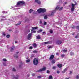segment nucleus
I'll use <instances>...</instances> for the list:
<instances>
[{
	"label": "nucleus",
	"mask_w": 79,
	"mask_h": 79,
	"mask_svg": "<svg viewBox=\"0 0 79 79\" xmlns=\"http://www.w3.org/2000/svg\"><path fill=\"white\" fill-rule=\"evenodd\" d=\"M25 4V2L23 1H20L17 2V6H20L21 5H23Z\"/></svg>",
	"instance_id": "1"
},
{
	"label": "nucleus",
	"mask_w": 79,
	"mask_h": 79,
	"mask_svg": "<svg viewBox=\"0 0 79 79\" xmlns=\"http://www.w3.org/2000/svg\"><path fill=\"white\" fill-rule=\"evenodd\" d=\"M39 63V60L38 59L36 58L34 59L33 60V64L35 65H37Z\"/></svg>",
	"instance_id": "2"
},
{
	"label": "nucleus",
	"mask_w": 79,
	"mask_h": 79,
	"mask_svg": "<svg viewBox=\"0 0 79 79\" xmlns=\"http://www.w3.org/2000/svg\"><path fill=\"white\" fill-rule=\"evenodd\" d=\"M47 69L46 67H44L43 68H42L41 69H40L39 70H37V72H43L45 71Z\"/></svg>",
	"instance_id": "3"
},
{
	"label": "nucleus",
	"mask_w": 79,
	"mask_h": 79,
	"mask_svg": "<svg viewBox=\"0 0 79 79\" xmlns=\"http://www.w3.org/2000/svg\"><path fill=\"white\" fill-rule=\"evenodd\" d=\"M77 4L75 3V4H72V8H71V11H74V10H75V6Z\"/></svg>",
	"instance_id": "4"
},
{
	"label": "nucleus",
	"mask_w": 79,
	"mask_h": 79,
	"mask_svg": "<svg viewBox=\"0 0 79 79\" xmlns=\"http://www.w3.org/2000/svg\"><path fill=\"white\" fill-rule=\"evenodd\" d=\"M32 36V34L29 33L28 35V36L27 37V39H28V40H31V37Z\"/></svg>",
	"instance_id": "5"
},
{
	"label": "nucleus",
	"mask_w": 79,
	"mask_h": 79,
	"mask_svg": "<svg viewBox=\"0 0 79 79\" xmlns=\"http://www.w3.org/2000/svg\"><path fill=\"white\" fill-rule=\"evenodd\" d=\"M35 2L36 3H37V4H38V5H40V3H41L40 1L39 0H35Z\"/></svg>",
	"instance_id": "6"
},
{
	"label": "nucleus",
	"mask_w": 79,
	"mask_h": 79,
	"mask_svg": "<svg viewBox=\"0 0 79 79\" xmlns=\"http://www.w3.org/2000/svg\"><path fill=\"white\" fill-rule=\"evenodd\" d=\"M55 58V55H51L50 56V57L49 58V59H50L51 60H53V58Z\"/></svg>",
	"instance_id": "7"
},
{
	"label": "nucleus",
	"mask_w": 79,
	"mask_h": 79,
	"mask_svg": "<svg viewBox=\"0 0 79 79\" xmlns=\"http://www.w3.org/2000/svg\"><path fill=\"white\" fill-rule=\"evenodd\" d=\"M62 43V41L61 40H58L56 42V44L57 45L60 44Z\"/></svg>",
	"instance_id": "8"
},
{
	"label": "nucleus",
	"mask_w": 79,
	"mask_h": 79,
	"mask_svg": "<svg viewBox=\"0 0 79 79\" xmlns=\"http://www.w3.org/2000/svg\"><path fill=\"white\" fill-rule=\"evenodd\" d=\"M47 10L45 8H42V13H44Z\"/></svg>",
	"instance_id": "9"
},
{
	"label": "nucleus",
	"mask_w": 79,
	"mask_h": 79,
	"mask_svg": "<svg viewBox=\"0 0 79 79\" xmlns=\"http://www.w3.org/2000/svg\"><path fill=\"white\" fill-rule=\"evenodd\" d=\"M42 8L38 9L37 10V11L38 13H42Z\"/></svg>",
	"instance_id": "10"
},
{
	"label": "nucleus",
	"mask_w": 79,
	"mask_h": 79,
	"mask_svg": "<svg viewBox=\"0 0 79 79\" xmlns=\"http://www.w3.org/2000/svg\"><path fill=\"white\" fill-rule=\"evenodd\" d=\"M44 44L46 45L47 44H52V41H48L47 42H45L44 43Z\"/></svg>",
	"instance_id": "11"
},
{
	"label": "nucleus",
	"mask_w": 79,
	"mask_h": 79,
	"mask_svg": "<svg viewBox=\"0 0 79 79\" xmlns=\"http://www.w3.org/2000/svg\"><path fill=\"white\" fill-rule=\"evenodd\" d=\"M57 66L60 68H61L62 67V64H57Z\"/></svg>",
	"instance_id": "12"
},
{
	"label": "nucleus",
	"mask_w": 79,
	"mask_h": 79,
	"mask_svg": "<svg viewBox=\"0 0 79 79\" xmlns=\"http://www.w3.org/2000/svg\"><path fill=\"white\" fill-rule=\"evenodd\" d=\"M15 48V46L13 47V48H11L10 49V51L12 52L13 50H14V49Z\"/></svg>",
	"instance_id": "13"
},
{
	"label": "nucleus",
	"mask_w": 79,
	"mask_h": 79,
	"mask_svg": "<svg viewBox=\"0 0 79 79\" xmlns=\"http://www.w3.org/2000/svg\"><path fill=\"white\" fill-rule=\"evenodd\" d=\"M55 62H56V61L55 60H53L51 61V63L52 64H55Z\"/></svg>",
	"instance_id": "14"
},
{
	"label": "nucleus",
	"mask_w": 79,
	"mask_h": 79,
	"mask_svg": "<svg viewBox=\"0 0 79 79\" xmlns=\"http://www.w3.org/2000/svg\"><path fill=\"white\" fill-rule=\"evenodd\" d=\"M36 39L39 40L41 39V37H40V35H38L36 36Z\"/></svg>",
	"instance_id": "15"
},
{
	"label": "nucleus",
	"mask_w": 79,
	"mask_h": 79,
	"mask_svg": "<svg viewBox=\"0 0 79 79\" xmlns=\"http://www.w3.org/2000/svg\"><path fill=\"white\" fill-rule=\"evenodd\" d=\"M33 47L34 48H36V47H37V44H36V43L33 44Z\"/></svg>",
	"instance_id": "16"
},
{
	"label": "nucleus",
	"mask_w": 79,
	"mask_h": 79,
	"mask_svg": "<svg viewBox=\"0 0 79 79\" xmlns=\"http://www.w3.org/2000/svg\"><path fill=\"white\" fill-rule=\"evenodd\" d=\"M59 9H60V7H59L58 6H57L55 8V10H58Z\"/></svg>",
	"instance_id": "17"
},
{
	"label": "nucleus",
	"mask_w": 79,
	"mask_h": 79,
	"mask_svg": "<svg viewBox=\"0 0 79 79\" xmlns=\"http://www.w3.org/2000/svg\"><path fill=\"white\" fill-rule=\"evenodd\" d=\"M32 28L33 29H37L38 28V27H32Z\"/></svg>",
	"instance_id": "18"
},
{
	"label": "nucleus",
	"mask_w": 79,
	"mask_h": 79,
	"mask_svg": "<svg viewBox=\"0 0 79 79\" xmlns=\"http://www.w3.org/2000/svg\"><path fill=\"white\" fill-rule=\"evenodd\" d=\"M53 79V77L52 76L50 75L48 79Z\"/></svg>",
	"instance_id": "19"
},
{
	"label": "nucleus",
	"mask_w": 79,
	"mask_h": 79,
	"mask_svg": "<svg viewBox=\"0 0 79 79\" xmlns=\"http://www.w3.org/2000/svg\"><path fill=\"white\" fill-rule=\"evenodd\" d=\"M14 57H15V58H18V56L16 54H15L14 55Z\"/></svg>",
	"instance_id": "20"
},
{
	"label": "nucleus",
	"mask_w": 79,
	"mask_h": 79,
	"mask_svg": "<svg viewBox=\"0 0 79 79\" xmlns=\"http://www.w3.org/2000/svg\"><path fill=\"white\" fill-rule=\"evenodd\" d=\"M42 31V30L41 29L40 30L38 31H37V32L38 33H40V32H41Z\"/></svg>",
	"instance_id": "21"
},
{
	"label": "nucleus",
	"mask_w": 79,
	"mask_h": 79,
	"mask_svg": "<svg viewBox=\"0 0 79 79\" xmlns=\"http://www.w3.org/2000/svg\"><path fill=\"white\" fill-rule=\"evenodd\" d=\"M21 24V22H19V23H18L16 25V26H18V25H20Z\"/></svg>",
	"instance_id": "22"
},
{
	"label": "nucleus",
	"mask_w": 79,
	"mask_h": 79,
	"mask_svg": "<svg viewBox=\"0 0 79 79\" xmlns=\"http://www.w3.org/2000/svg\"><path fill=\"white\" fill-rule=\"evenodd\" d=\"M33 52L35 53H37V52H38L36 50H34L33 51Z\"/></svg>",
	"instance_id": "23"
},
{
	"label": "nucleus",
	"mask_w": 79,
	"mask_h": 79,
	"mask_svg": "<svg viewBox=\"0 0 79 79\" xmlns=\"http://www.w3.org/2000/svg\"><path fill=\"white\" fill-rule=\"evenodd\" d=\"M32 11H33V10L32 9H31L29 10V13H31L32 12Z\"/></svg>",
	"instance_id": "24"
},
{
	"label": "nucleus",
	"mask_w": 79,
	"mask_h": 79,
	"mask_svg": "<svg viewBox=\"0 0 79 79\" xmlns=\"http://www.w3.org/2000/svg\"><path fill=\"white\" fill-rule=\"evenodd\" d=\"M65 56V55L64 54H63L61 55V57H64Z\"/></svg>",
	"instance_id": "25"
},
{
	"label": "nucleus",
	"mask_w": 79,
	"mask_h": 79,
	"mask_svg": "<svg viewBox=\"0 0 79 79\" xmlns=\"http://www.w3.org/2000/svg\"><path fill=\"white\" fill-rule=\"evenodd\" d=\"M6 37L7 38H9L10 37V35H7Z\"/></svg>",
	"instance_id": "26"
},
{
	"label": "nucleus",
	"mask_w": 79,
	"mask_h": 79,
	"mask_svg": "<svg viewBox=\"0 0 79 79\" xmlns=\"http://www.w3.org/2000/svg\"><path fill=\"white\" fill-rule=\"evenodd\" d=\"M76 28L79 31V26H76Z\"/></svg>",
	"instance_id": "27"
},
{
	"label": "nucleus",
	"mask_w": 79,
	"mask_h": 79,
	"mask_svg": "<svg viewBox=\"0 0 79 79\" xmlns=\"http://www.w3.org/2000/svg\"><path fill=\"white\" fill-rule=\"evenodd\" d=\"M27 63H29V62H30V60L28 59L26 60Z\"/></svg>",
	"instance_id": "28"
},
{
	"label": "nucleus",
	"mask_w": 79,
	"mask_h": 79,
	"mask_svg": "<svg viewBox=\"0 0 79 79\" xmlns=\"http://www.w3.org/2000/svg\"><path fill=\"white\" fill-rule=\"evenodd\" d=\"M63 52H67V50L64 49L63 50Z\"/></svg>",
	"instance_id": "29"
},
{
	"label": "nucleus",
	"mask_w": 79,
	"mask_h": 79,
	"mask_svg": "<svg viewBox=\"0 0 79 79\" xmlns=\"http://www.w3.org/2000/svg\"><path fill=\"white\" fill-rule=\"evenodd\" d=\"M54 15V12H52L51 15V16H53Z\"/></svg>",
	"instance_id": "30"
},
{
	"label": "nucleus",
	"mask_w": 79,
	"mask_h": 79,
	"mask_svg": "<svg viewBox=\"0 0 79 79\" xmlns=\"http://www.w3.org/2000/svg\"><path fill=\"white\" fill-rule=\"evenodd\" d=\"M47 16L46 15H45L44 17V19H47Z\"/></svg>",
	"instance_id": "31"
},
{
	"label": "nucleus",
	"mask_w": 79,
	"mask_h": 79,
	"mask_svg": "<svg viewBox=\"0 0 79 79\" xmlns=\"http://www.w3.org/2000/svg\"><path fill=\"white\" fill-rule=\"evenodd\" d=\"M63 7H61L59 9L60 11H61V10H63Z\"/></svg>",
	"instance_id": "32"
},
{
	"label": "nucleus",
	"mask_w": 79,
	"mask_h": 79,
	"mask_svg": "<svg viewBox=\"0 0 79 79\" xmlns=\"http://www.w3.org/2000/svg\"><path fill=\"white\" fill-rule=\"evenodd\" d=\"M47 73H50V71L48 70L46 72Z\"/></svg>",
	"instance_id": "33"
},
{
	"label": "nucleus",
	"mask_w": 79,
	"mask_h": 79,
	"mask_svg": "<svg viewBox=\"0 0 79 79\" xmlns=\"http://www.w3.org/2000/svg\"><path fill=\"white\" fill-rule=\"evenodd\" d=\"M76 27H75L73 26V27H71V28H72V29H74Z\"/></svg>",
	"instance_id": "34"
},
{
	"label": "nucleus",
	"mask_w": 79,
	"mask_h": 79,
	"mask_svg": "<svg viewBox=\"0 0 79 79\" xmlns=\"http://www.w3.org/2000/svg\"><path fill=\"white\" fill-rule=\"evenodd\" d=\"M64 71L65 72H66V71H67V68H65L64 69Z\"/></svg>",
	"instance_id": "35"
},
{
	"label": "nucleus",
	"mask_w": 79,
	"mask_h": 79,
	"mask_svg": "<svg viewBox=\"0 0 79 79\" xmlns=\"http://www.w3.org/2000/svg\"><path fill=\"white\" fill-rule=\"evenodd\" d=\"M78 37H79V35H77L75 36V38H76V39H77V38H78Z\"/></svg>",
	"instance_id": "36"
},
{
	"label": "nucleus",
	"mask_w": 79,
	"mask_h": 79,
	"mask_svg": "<svg viewBox=\"0 0 79 79\" xmlns=\"http://www.w3.org/2000/svg\"><path fill=\"white\" fill-rule=\"evenodd\" d=\"M37 78H39V79H40V78H41V76H38L37 77Z\"/></svg>",
	"instance_id": "37"
},
{
	"label": "nucleus",
	"mask_w": 79,
	"mask_h": 79,
	"mask_svg": "<svg viewBox=\"0 0 79 79\" xmlns=\"http://www.w3.org/2000/svg\"><path fill=\"white\" fill-rule=\"evenodd\" d=\"M47 23L46 22H44V25H47Z\"/></svg>",
	"instance_id": "38"
},
{
	"label": "nucleus",
	"mask_w": 79,
	"mask_h": 79,
	"mask_svg": "<svg viewBox=\"0 0 79 79\" xmlns=\"http://www.w3.org/2000/svg\"><path fill=\"white\" fill-rule=\"evenodd\" d=\"M12 71H16V69L15 68H13V69H12Z\"/></svg>",
	"instance_id": "39"
},
{
	"label": "nucleus",
	"mask_w": 79,
	"mask_h": 79,
	"mask_svg": "<svg viewBox=\"0 0 79 79\" xmlns=\"http://www.w3.org/2000/svg\"><path fill=\"white\" fill-rule=\"evenodd\" d=\"M56 68V67L55 66H53L52 67V69H55Z\"/></svg>",
	"instance_id": "40"
},
{
	"label": "nucleus",
	"mask_w": 79,
	"mask_h": 79,
	"mask_svg": "<svg viewBox=\"0 0 79 79\" xmlns=\"http://www.w3.org/2000/svg\"><path fill=\"white\" fill-rule=\"evenodd\" d=\"M3 61H6V59H3Z\"/></svg>",
	"instance_id": "41"
},
{
	"label": "nucleus",
	"mask_w": 79,
	"mask_h": 79,
	"mask_svg": "<svg viewBox=\"0 0 79 79\" xmlns=\"http://www.w3.org/2000/svg\"><path fill=\"white\" fill-rule=\"evenodd\" d=\"M76 78L77 79H79V77H78V76H77L76 77Z\"/></svg>",
	"instance_id": "42"
},
{
	"label": "nucleus",
	"mask_w": 79,
	"mask_h": 79,
	"mask_svg": "<svg viewBox=\"0 0 79 79\" xmlns=\"http://www.w3.org/2000/svg\"><path fill=\"white\" fill-rule=\"evenodd\" d=\"M60 73V72L59 70H58L57 71V74H59Z\"/></svg>",
	"instance_id": "43"
},
{
	"label": "nucleus",
	"mask_w": 79,
	"mask_h": 79,
	"mask_svg": "<svg viewBox=\"0 0 79 79\" xmlns=\"http://www.w3.org/2000/svg\"><path fill=\"white\" fill-rule=\"evenodd\" d=\"M32 46L30 47L29 48V49H32Z\"/></svg>",
	"instance_id": "44"
},
{
	"label": "nucleus",
	"mask_w": 79,
	"mask_h": 79,
	"mask_svg": "<svg viewBox=\"0 0 79 79\" xmlns=\"http://www.w3.org/2000/svg\"><path fill=\"white\" fill-rule=\"evenodd\" d=\"M50 33L52 34V33H53V31L52 30H51L50 31Z\"/></svg>",
	"instance_id": "45"
},
{
	"label": "nucleus",
	"mask_w": 79,
	"mask_h": 79,
	"mask_svg": "<svg viewBox=\"0 0 79 79\" xmlns=\"http://www.w3.org/2000/svg\"><path fill=\"white\" fill-rule=\"evenodd\" d=\"M31 75L32 76H35V74L34 73H32Z\"/></svg>",
	"instance_id": "46"
},
{
	"label": "nucleus",
	"mask_w": 79,
	"mask_h": 79,
	"mask_svg": "<svg viewBox=\"0 0 79 79\" xmlns=\"http://www.w3.org/2000/svg\"><path fill=\"white\" fill-rule=\"evenodd\" d=\"M62 73H65V72L64 71V70H63V71H62Z\"/></svg>",
	"instance_id": "47"
},
{
	"label": "nucleus",
	"mask_w": 79,
	"mask_h": 79,
	"mask_svg": "<svg viewBox=\"0 0 79 79\" xmlns=\"http://www.w3.org/2000/svg\"><path fill=\"white\" fill-rule=\"evenodd\" d=\"M40 24H42V21H41V20L40 21Z\"/></svg>",
	"instance_id": "48"
},
{
	"label": "nucleus",
	"mask_w": 79,
	"mask_h": 79,
	"mask_svg": "<svg viewBox=\"0 0 79 79\" xmlns=\"http://www.w3.org/2000/svg\"><path fill=\"white\" fill-rule=\"evenodd\" d=\"M14 78H15V79H18V78L17 77H14Z\"/></svg>",
	"instance_id": "49"
},
{
	"label": "nucleus",
	"mask_w": 79,
	"mask_h": 79,
	"mask_svg": "<svg viewBox=\"0 0 79 79\" xmlns=\"http://www.w3.org/2000/svg\"><path fill=\"white\" fill-rule=\"evenodd\" d=\"M56 55H59V53H58V52L56 53Z\"/></svg>",
	"instance_id": "50"
},
{
	"label": "nucleus",
	"mask_w": 79,
	"mask_h": 79,
	"mask_svg": "<svg viewBox=\"0 0 79 79\" xmlns=\"http://www.w3.org/2000/svg\"><path fill=\"white\" fill-rule=\"evenodd\" d=\"M42 33H43V35H44V34H45V32H44V31H43V32H42Z\"/></svg>",
	"instance_id": "51"
},
{
	"label": "nucleus",
	"mask_w": 79,
	"mask_h": 79,
	"mask_svg": "<svg viewBox=\"0 0 79 79\" xmlns=\"http://www.w3.org/2000/svg\"><path fill=\"white\" fill-rule=\"evenodd\" d=\"M3 35L5 36V35H6V34H5V33H3Z\"/></svg>",
	"instance_id": "52"
},
{
	"label": "nucleus",
	"mask_w": 79,
	"mask_h": 79,
	"mask_svg": "<svg viewBox=\"0 0 79 79\" xmlns=\"http://www.w3.org/2000/svg\"><path fill=\"white\" fill-rule=\"evenodd\" d=\"M73 73V72L71 71H70V74H72Z\"/></svg>",
	"instance_id": "53"
},
{
	"label": "nucleus",
	"mask_w": 79,
	"mask_h": 79,
	"mask_svg": "<svg viewBox=\"0 0 79 79\" xmlns=\"http://www.w3.org/2000/svg\"><path fill=\"white\" fill-rule=\"evenodd\" d=\"M9 31H10V32H11V31H12V30L11 29H9Z\"/></svg>",
	"instance_id": "54"
},
{
	"label": "nucleus",
	"mask_w": 79,
	"mask_h": 79,
	"mask_svg": "<svg viewBox=\"0 0 79 79\" xmlns=\"http://www.w3.org/2000/svg\"><path fill=\"white\" fill-rule=\"evenodd\" d=\"M52 48V47L51 46H50L48 47V48Z\"/></svg>",
	"instance_id": "55"
},
{
	"label": "nucleus",
	"mask_w": 79,
	"mask_h": 79,
	"mask_svg": "<svg viewBox=\"0 0 79 79\" xmlns=\"http://www.w3.org/2000/svg\"><path fill=\"white\" fill-rule=\"evenodd\" d=\"M75 34V33H73L72 34L73 35H74Z\"/></svg>",
	"instance_id": "56"
},
{
	"label": "nucleus",
	"mask_w": 79,
	"mask_h": 79,
	"mask_svg": "<svg viewBox=\"0 0 79 79\" xmlns=\"http://www.w3.org/2000/svg\"><path fill=\"white\" fill-rule=\"evenodd\" d=\"M34 33H35L36 32V31H33Z\"/></svg>",
	"instance_id": "57"
},
{
	"label": "nucleus",
	"mask_w": 79,
	"mask_h": 79,
	"mask_svg": "<svg viewBox=\"0 0 79 79\" xmlns=\"http://www.w3.org/2000/svg\"><path fill=\"white\" fill-rule=\"evenodd\" d=\"M70 55H72V52H71L70 53Z\"/></svg>",
	"instance_id": "58"
},
{
	"label": "nucleus",
	"mask_w": 79,
	"mask_h": 79,
	"mask_svg": "<svg viewBox=\"0 0 79 79\" xmlns=\"http://www.w3.org/2000/svg\"><path fill=\"white\" fill-rule=\"evenodd\" d=\"M21 65H19V68H21Z\"/></svg>",
	"instance_id": "59"
},
{
	"label": "nucleus",
	"mask_w": 79,
	"mask_h": 79,
	"mask_svg": "<svg viewBox=\"0 0 79 79\" xmlns=\"http://www.w3.org/2000/svg\"><path fill=\"white\" fill-rule=\"evenodd\" d=\"M16 53H17V54H18V53H19V52H16Z\"/></svg>",
	"instance_id": "60"
},
{
	"label": "nucleus",
	"mask_w": 79,
	"mask_h": 79,
	"mask_svg": "<svg viewBox=\"0 0 79 79\" xmlns=\"http://www.w3.org/2000/svg\"><path fill=\"white\" fill-rule=\"evenodd\" d=\"M64 3V4H67V2H65Z\"/></svg>",
	"instance_id": "61"
},
{
	"label": "nucleus",
	"mask_w": 79,
	"mask_h": 79,
	"mask_svg": "<svg viewBox=\"0 0 79 79\" xmlns=\"http://www.w3.org/2000/svg\"><path fill=\"white\" fill-rule=\"evenodd\" d=\"M18 43V41H15V43Z\"/></svg>",
	"instance_id": "62"
},
{
	"label": "nucleus",
	"mask_w": 79,
	"mask_h": 79,
	"mask_svg": "<svg viewBox=\"0 0 79 79\" xmlns=\"http://www.w3.org/2000/svg\"><path fill=\"white\" fill-rule=\"evenodd\" d=\"M65 79H69L68 78H65Z\"/></svg>",
	"instance_id": "63"
},
{
	"label": "nucleus",
	"mask_w": 79,
	"mask_h": 79,
	"mask_svg": "<svg viewBox=\"0 0 79 79\" xmlns=\"http://www.w3.org/2000/svg\"><path fill=\"white\" fill-rule=\"evenodd\" d=\"M31 31H33V30H31Z\"/></svg>",
	"instance_id": "64"
}]
</instances>
